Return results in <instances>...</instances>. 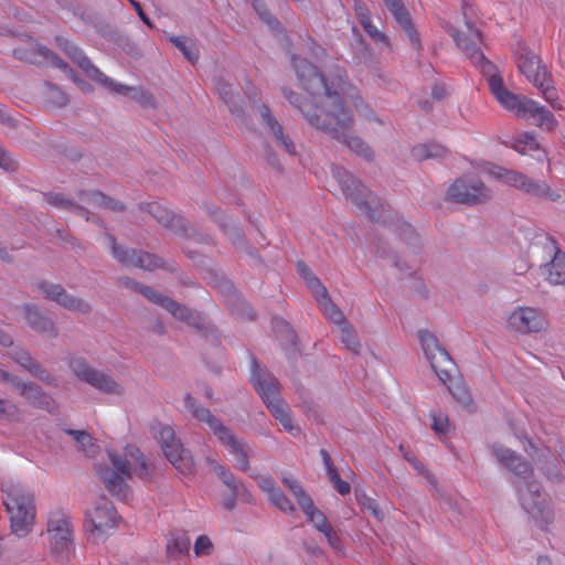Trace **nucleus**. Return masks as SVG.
Here are the masks:
<instances>
[{"label": "nucleus", "mask_w": 565, "mask_h": 565, "mask_svg": "<svg viewBox=\"0 0 565 565\" xmlns=\"http://www.w3.org/2000/svg\"><path fill=\"white\" fill-rule=\"evenodd\" d=\"M153 470L140 449L129 445L124 456L109 452V465H98L97 476L113 497L128 501L132 492L127 481L131 479L132 472L138 478L147 480L151 478Z\"/></svg>", "instance_id": "f257e3e1"}, {"label": "nucleus", "mask_w": 565, "mask_h": 565, "mask_svg": "<svg viewBox=\"0 0 565 565\" xmlns=\"http://www.w3.org/2000/svg\"><path fill=\"white\" fill-rule=\"evenodd\" d=\"M307 121L333 139L342 141L349 149L366 160L373 159L372 149L359 137L350 135L354 119L342 99L333 103L323 115L306 113Z\"/></svg>", "instance_id": "f03ea898"}, {"label": "nucleus", "mask_w": 565, "mask_h": 565, "mask_svg": "<svg viewBox=\"0 0 565 565\" xmlns=\"http://www.w3.org/2000/svg\"><path fill=\"white\" fill-rule=\"evenodd\" d=\"M292 67L297 74L300 85L313 97L324 96L327 98L328 108L333 103L341 100L340 93L344 90L348 84L347 73L339 66L332 67L330 71L331 79L324 77L316 65L308 60L292 56Z\"/></svg>", "instance_id": "7ed1b4c3"}, {"label": "nucleus", "mask_w": 565, "mask_h": 565, "mask_svg": "<svg viewBox=\"0 0 565 565\" xmlns=\"http://www.w3.org/2000/svg\"><path fill=\"white\" fill-rule=\"evenodd\" d=\"M514 54L519 71L542 93L544 99L554 109H561L562 106L557 103L558 93L554 86L552 74L543 64L541 57L523 44H519Z\"/></svg>", "instance_id": "20e7f679"}, {"label": "nucleus", "mask_w": 565, "mask_h": 565, "mask_svg": "<svg viewBox=\"0 0 565 565\" xmlns=\"http://www.w3.org/2000/svg\"><path fill=\"white\" fill-rule=\"evenodd\" d=\"M332 173L344 196L351 200L372 222H379L380 215L376 212L379 198L345 169L333 167Z\"/></svg>", "instance_id": "39448f33"}, {"label": "nucleus", "mask_w": 565, "mask_h": 565, "mask_svg": "<svg viewBox=\"0 0 565 565\" xmlns=\"http://www.w3.org/2000/svg\"><path fill=\"white\" fill-rule=\"evenodd\" d=\"M106 237L110 245L111 255L122 266L141 268L149 271L157 268H161L170 273H175L178 270L175 262H167L160 256L142 249L118 245L115 236L111 234L107 233Z\"/></svg>", "instance_id": "423d86ee"}, {"label": "nucleus", "mask_w": 565, "mask_h": 565, "mask_svg": "<svg viewBox=\"0 0 565 565\" xmlns=\"http://www.w3.org/2000/svg\"><path fill=\"white\" fill-rule=\"evenodd\" d=\"M4 505L10 514L12 532L18 536L26 535L31 531L35 518L33 494L13 488L7 493Z\"/></svg>", "instance_id": "0eeeda50"}, {"label": "nucleus", "mask_w": 565, "mask_h": 565, "mask_svg": "<svg viewBox=\"0 0 565 565\" xmlns=\"http://www.w3.org/2000/svg\"><path fill=\"white\" fill-rule=\"evenodd\" d=\"M47 533L55 562L75 561L70 519L61 512L52 513L47 521Z\"/></svg>", "instance_id": "6e6552de"}, {"label": "nucleus", "mask_w": 565, "mask_h": 565, "mask_svg": "<svg viewBox=\"0 0 565 565\" xmlns=\"http://www.w3.org/2000/svg\"><path fill=\"white\" fill-rule=\"evenodd\" d=\"M418 338L424 353L437 376L444 384L451 382L457 367L449 353L439 344L436 335L428 330H419Z\"/></svg>", "instance_id": "1a4fd4ad"}, {"label": "nucleus", "mask_w": 565, "mask_h": 565, "mask_svg": "<svg viewBox=\"0 0 565 565\" xmlns=\"http://www.w3.org/2000/svg\"><path fill=\"white\" fill-rule=\"evenodd\" d=\"M466 26V32L451 29L449 33L461 52L481 70L482 74H490L495 70V66L480 49L482 43L481 32L473 26L472 22L467 21Z\"/></svg>", "instance_id": "9d476101"}, {"label": "nucleus", "mask_w": 565, "mask_h": 565, "mask_svg": "<svg viewBox=\"0 0 565 565\" xmlns=\"http://www.w3.org/2000/svg\"><path fill=\"white\" fill-rule=\"evenodd\" d=\"M156 437L159 440L166 458L182 475H191L194 471V461L190 451L183 448L172 427L168 425H158Z\"/></svg>", "instance_id": "9b49d317"}, {"label": "nucleus", "mask_w": 565, "mask_h": 565, "mask_svg": "<svg viewBox=\"0 0 565 565\" xmlns=\"http://www.w3.org/2000/svg\"><path fill=\"white\" fill-rule=\"evenodd\" d=\"M70 369L83 382L105 394H122V387L108 374L89 365L86 359L75 356L70 360Z\"/></svg>", "instance_id": "f8f14e48"}, {"label": "nucleus", "mask_w": 565, "mask_h": 565, "mask_svg": "<svg viewBox=\"0 0 565 565\" xmlns=\"http://www.w3.org/2000/svg\"><path fill=\"white\" fill-rule=\"evenodd\" d=\"M492 192L478 179H457L447 191V201L466 205H477L489 201Z\"/></svg>", "instance_id": "ddd939ff"}, {"label": "nucleus", "mask_w": 565, "mask_h": 565, "mask_svg": "<svg viewBox=\"0 0 565 565\" xmlns=\"http://www.w3.org/2000/svg\"><path fill=\"white\" fill-rule=\"evenodd\" d=\"M138 209L150 214L160 225L178 236L191 238L195 234L194 228L182 215L174 213L158 202H140Z\"/></svg>", "instance_id": "4468645a"}, {"label": "nucleus", "mask_w": 565, "mask_h": 565, "mask_svg": "<svg viewBox=\"0 0 565 565\" xmlns=\"http://www.w3.org/2000/svg\"><path fill=\"white\" fill-rule=\"evenodd\" d=\"M252 109L260 120V124L271 135L276 146L289 156H296V143L285 128L277 120L270 108L263 103H254Z\"/></svg>", "instance_id": "2eb2a0df"}, {"label": "nucleus", "mask_w": 565, "mask_h": 565, "mask_svg": "<svg viewBox=\"0 0 565 565\" xmlns=\"http://www.w3.org/2000/svg\"><path fill=\"white\" fill-rule=\"evenodd\" d=\"M184 406L191 412L194 418L205 423L209 428L214 433L217 439L227 446L230 450L238 444L241 440L231 431L228 427L222 424V422L215 417L210 409L199 406L196 401L186 393L184 396Z\"/></svg>", "instance_id": "dca6fc26"}, {"label": "nucleus", "mask_w": 565, "mask_h": 565, "mask_svg": "<svg viewBox=\"0 0 565 565\" xmlns=\"http://www.w3.org/2000/svg\"><path fill=\"white\" fill-rule=\"evenodd\" d=\"M120 516L114 504L106 497H100L93 508L86 513V530L92 534H104L108 529L116 526Z\"/></svg>", "instance_id": "f3484780"}, {"label": "nucleus", "mask_w": 565, "mask_h": 565, "mask_svg": "<svg viewBox=\"0 0 565 565\" xmlns=\"http://www.w3.org/2000/svg\"><path fill=\"white\" fill-rule=\"evenodd\" d=\"M171 313L175 319L181 322H184L189 327L196 329L200 332L206 334L212 331L213 326L207 321V318L204 313L191 309L169 296L164 295L160 303L158 305Z\"/></svg>", "instance_id": "a211bd4d"}, {"label": "nucleus", "mask_w": 565, "mask_h": 565, "mask_svg": "<svg viewBox=\"0 0 565 565\" xmlns=\"http://www.w3.org/2000/svg\"><path fill=\"white\" fill-rule=\"evenodd\" d=\"M492 174L508 185L514 186L533 196H546L550 186L544 181H536L514 170L497 167Z\"/></svg>", "instance_id": "6ab92c4d"}, {"label": "nucleus", "mask_w": 565, "mask_h": 565, "mask_svg": "<svg viewBox=\"0 0 565 565\" xmlns=\"http://www.w3.org/2000/svg\"><path fill=\"white\" fill-rule=\"evenodd\" d=\"M36 288L42 291L45 299L56 302L58 306L82 313H89L92 307L85 300L77 298L66 291L60 284H52L46 280L38 282Z\"/></svg>", "instance_id": "aec40b11"}, {"label": "nucleus", "mask_w": 565, "mask_h": 565, "mask_svg": "<svg viewBox=\"0 0 565 565\" xmlns=\"http://www.w3.org/2000/svg\"><path fill=\"white\" fill-rule=\"evenodd\" d=\"M508 324L516 332L537 333L547 327V320L541 310L532 307H521L510 315Z\"/></svg>", "instance_id": "412c9836"}, {"label": "nucleus", "mask_w": 565, "mask_h": 565, "mask_svg": "<svg viewBox=\"0 0 565 565\" xmlns=\"http://www.w3.org/2000/svg\"><path fill=\"white\" fill-rule=\"evenodd\" d=\"M491 451L497 460L520 480L533 477L534 469L531 462L520 454L502 445H493Z\"/></svg>", "instance_id": "4be33fe9"}, {"label": "nucleus", "mask_w": 565, "mask_h": 565, "mask_svg": "<svg viewBox=\"0 0 565 565\" xmlns=\"http://www.w3.org/2000/svg\"><path fill=\"white\" fill-rule=\"evenodd\" d=\"M484 75L488 76L490 90L497 100L508 110L514 111L516 116H524L525 102H529L530 98L515 95L508 90L503 84L502 77L495 74L494 71Z\"/></svg>", "instance_id": "5701e85b"}, {"label": "nucleus", "mask_w": 565, "mask_h": 565, "mask_svg": "<svg viewBox=\"0 0 565 565\" xmlns=\"http://www.w3.org/2000/svg\"><path fill=\"white\" fill-rule=\"evenodd\" d=\"M250 382L265 404L280 397L278 380L267 370L260 369L255 356H252Z\"/></svg>", "instance_id": "b1692460"}, {"label": "nucleus", "mask_w": 565, "mask_h": 565, "mask_svg": "<svg viewBox=\"0 0 565 565\" xmlns=\"http://www.w3.org/2000/svg\"><path fill=\"white\" fill-rule=\"evenodd\" d=\"M523 481L524 489L520 486L519 482H513L522 508L527 513H543L545 501L542 498L541 483L533 479V477L529 479H523Z\"/></svg>", "instance_id": "393cba45"}, {"label": "nucleus", "mask_w": 565, "mask_h": 565, "mask_svg": "<svg viewBox=\"0 0 565 565\" xmlns=\"http://www.w3.org/2000/svg\"><path fill=\"white\" fill-rule=\"evenodd\" d=\"M9 356L21 367L26 370L31 375L35 376L45 384H54L55 380L51 373L36 360L32 358L30 352L23 348H14L9 352Z\"/></svg>", "instance_id": "a878e982"}, {"label": "nucleus", "mask_w": 565, "mask_h": 565, "mask_svg": "<svg viewBox=\"0 0 565 565\" xmlns=\"http://www.w3.org/2000/svg\"><path fill=\"white\" fill-rule=\"evenodd\" d=\"M23 312L29 327L33 331L45 334L52 339L58 335V331L54 321L52 318L45 316L39 306L33 303H25L23 306Z\"/></svg>", "instance_id": "bb28decb"}, {"label": "nucleus", "mask_w": 565, "mask_h": 565, "mask_svg": "<svg viewBox=\"0 0 565 565\" xmlns=\"http://www.w3.org/2000/svg\"><path fill=\"white\" fill-rule=\"evenodd\" d=\"M20 391V395L32 406L45 409L50 413L55 411L54 399L47 395L38 384L32 382H21L18 379V384H14Z\"/></svg>", "instance_id": "cd10ccee"}, {"label": "nucleus", "mask_w": 565, "mask_h": 565, "mask_svg": "<svg viewBox=\"0 0 565 565\" xmlns=\"http://www.w3.org/2000/svg\"><path fill=\"white\" fill-rule=\"evenodd\" d=\"M55 43L74 63H76L90 78L93 76H100L102 71L96 67L90 60L85 55L82 49L70 42L67 39L57 35Z\"/></svg>", "instance_id": "c85d7f7f"}, {"label": "nucleus", "mask_w": 565, "mask_h": 565, "mask_svg": "<svg viewBox=\"0 0 565 565\" xmlns=\"http://www.w3.org/2000/svg\"><path fill=\"white\" fill-rule=\"evenodd\" d=\"M211 214L215 217V221L218 223L222 231L227 235V237L231 239L235 248L239 252H244L247 255H249L252 258H254L256 262L259 260V256L255 248L250 247L247 243V239L245 237V234L243 230L234 224V223H225V216L220 215L216 212H211Z\"/></svg>", "instance_id": "c756f323"}, {"label": "nucleus", "mask_w": 565, "mask_h": 565, "mask_svg": "<svg viewBox=\"0 0 565 565\" xmlns=\"http://www.w3.org/2000/svg\"><path fill=\"white\" fill-rule=\"evenodd\" d=\"M77 196L81 201L92 204L95 207L104 209L111 212H125L127 206L124 202L107 195L99 190H79Z\"/></svg>", "instance_id": "7c9ffc66"}, {"label": "nucleus", "mask_w": 565, "mask_h": 565, "mask_svg": "<svg viewBox=\"0 0 565 565\" xmlns=\"http://www.w3.org/2000/svg\"><path fill=\"white\" fill-rule=\"evenodd\" d=\"M524 107L523 117L532 118L537 127L545 130H553L556 127L557 121L553 114L537 102L529 99Z\"/></svg>", "instance_id": "2f4dec72"}, {"label": "nucleus", "mask_w": 565, "mask_h": 565, "mask_svg": "<svg viewBox=\"0 0 565 565\" xmlns=\"http://www.w3.org/2000/svg\"><path fill=\"white\" fill-rule=\"evenodd\" d=\"M190 539L185 532L171 533V541L167 544L168 558L171 562H185L190 558Z\"/></svg>", "instance_id": "473e14b6"}, {"label": "nucleus", "mask_w": 565, "mask_h": 565, "mask_svg": "<svg viewBox=\"0 0 565 565\" xmlns=\"http://www.w3.org/2000/svg\"><path fill=\"white\" fill-rule=\"evenodd\" d=\"M44 50H50L43 44L35 43L31 47H17L13 50V56L22 62L43 66L50 63L51 56L44 54Z\"/></svg>", "instance_id": "72a5a7b5"}, {"label": "nucleus", "mask_w": 565, "mask_h": 565, "mask_svg": "<svg viewBox=\"0 0 565 565\" xmlns=\"http://www.w3.org/2000/svg\"><path fill=\"white\" fill-rule=\"evenodd\" d=\"M553 259L544 265L546 279L552 285L565 287V254L556 246Z\"/></svg>", "instance_id": "f704fd0d"}, {"label": "nucleus", "mask_w": 565, "mask_h": 565, "mask_svg": "<svg viewBox=\"0 0 565 565\" xmlns=\"http://www.w3.org/2000/svg\"><path fill=\"white\" fill-rule=\"evenodd\" d=\"M224 291L227 292V305L231 307L233 311H235L239 317L254 320L256 315L253 312L252 308L248 303H246L243 299H241L237 291L233 288V286L228 281H223L220 285Z\"/></svg>", "instance_id": "c9c22d12"}, {"label": "nucleus", "mask_w": 565, "mask_h": 565, "mask_svg": "<svg viewBox=\"0 0 565 565\" xmlns=\"http://www.w3.org/2000/svg\"><path fill=\"white\" fill-rule=\"evenodd\" d=\"M214 86L222 98V100L228 106L231 113H239L241 106L238 103V94L233 89V86L222 77L214 78Z\"/></svg>", "instance_id": "e433bc0d"}, {"label": "nucleus", "mask_w": 565, "mask_h": 565, "mask_svg": "<svg viewBox=\"0 0 565 565\" xmlns=\"http://www.w3.org/2000/svg\"><path fill=\"white\" fill-rule=\"evenodd\" d=\"M118 282L127 289L137 291L147 298L150 302L159 305L164 294H161L150 286L142 285L130 277H119Z\"/></svg>", "instance_id": "4c0bfd02"}, {"label": "nucleus", "mask_w": 565, "mask_h": 565, "mask_svg": "<svg viewBox=\"0 0 565 565\" xmlns=\"http://www.w3.org/2000/svg\"><path fill=\"white\" fill-rule=\"evenodd\" d=\"M447 149L436 142H427L413 147L412 157L418 161L427 159L443 158L447 153Z\"/></svg>", "instance_id": "58836bf2"}, {"label": "nucleus", "mask_w": 565, "mask_h": 565, "mask_svg": "<svg viewBox=\"0 0 565 565\" xmlns=\"http://www.w3.org/2000/svg\"><path fill=\"white\" fill-rule=\"evenodd\" d=\"M252 7L262 22L265 23L271 32L280 33L284 31L282 24L271 14L264 0H252Z\"/></svg>", "instance_id": "ea45409f"}, {"label": "nucleus", "mask_w": 565, "mask_h": 565, "mask_svg": "<svg viewBox=\"0 0 565 565\" xmlns=\"http://www.w3.org/2000/svg\"><path fill=\"white\" fill-rule=\"evenodd\" d=\"M282 94L285 96V98L296 108H298L302 115L305 116V118L307 119V114L306 113H316V114H319V115H324L327 111H328V105L327 103L323 105L322 108L313 105V104H309V103H305V104H301L300 103V97L298 96V94H296L295 92H292L291 89L289 88H282Z\"/></svg>", "instance_id": "a19ab883"}, {"label": "nucleus", "mask_w": 565, "mask_h": 565, "mask_svg": "<svg viewBox=\"0 0 565 565\" xmlns=\"http://www.w3.org/2000/svg\"><path fill=\"white\" fill-rule=\"evenodd\" d=\"M170 41L181 51L183 56L191 64H195L198 62L200 52L194 41L182 36H172Z\"/></svg>", "instance_id": "79ce46f5"}, {"label": "nucleus", "mask_w": 565, "mask_h": 565, "mask_svg": "<svg viewBox=\"0 0 565 565\" xmlns=\"http://www.w3.org/2000/svg\"><path fill=\"white\" fill-rule=\"evenodd\" d=\"M274 330L279 334L285 345L297 349L298 338L292 327L284 319L275 318L273 321Z\"/></svg>", "instance_id": "37998d69"}, {"label": "nucleus", "mask_w": 565, "mask_h": 565, "mask_svg": "<svg viewBox=\"0 0 565 565\" xmlns=\"http://www.w3.org/2000/svg\"><path fill=\"white\" fill-rule=\"evenodd\" d=\"M300 508L307 515L308 520L312 522L315 527L321 533L331 526L327 516L315 507L312 499L309 500L308 504H302Z\"/></svg>", "instance_id": "c03bdc74"}, {"label": "nucleus", "mask_w": 565, "mask_h": 565, "mask_svg": "<svg viewBox=\"0 0 565 565\" xmlns=\"http://www.w3.org/2000/svg\"><path fill=\"white\" fill-rule=\"evenodd\" d=\"M213 471L230 490H235L236 493L246 492L244 483L237 481L235 476L226 467L215 463Z\"/></svg>", "instance_id": "a18cd8bd"}, {"label": "nucleus", "mask_w": 565, "mask_h": 565, "mask_svg": "<svg viewBox=\"0 0 565 565\" xmlns=\"http://www.w3.org/2000/svg\"><path fill=\"white\" fill-rule=\"evenodd\" d=\"M65 433L73 437L78 445V449L86 456L92 457L95 455V445L92 436L85 430L65 429Z\"/></svg>", "instance_id": "49530a36"}, {"label": "nucleus", "mask_w": 565, "mask_h": 565, "mask_svg": "<svg viewBox=\"0 0 565 565\" xmlns=\"http://www.w3.org/2000/svg\"><path fill=\"white\" fill-rule=\"evenodd\" d=\"M43 196L45 201L54 207L65 210L74 214L76 210H78L79 203L66 198L63 193L47 192L43 193Z\"/></svg>", "instance_id": "de8ad7c7"}, {"label": "nucleus", "mask_w": 565, "mask_h": 565, "mask_svg": "<svg viewBox=\"0 0 565 565\" xmlns=\"http://www.w3.org/2000/svg\"><path fill=\"white\" fill-rule=\"evenodd\" d=\"M318 305L320 309L323 311L324 316L334 323L343 324L345 323L344 316L342 311L332 302L329 295L323 298H318Z\"/></svg>", "instance_id": "09e8293b"}, {"label": "nucleus", "mask_w": 565, "mask_h": 565, "mask_svg": "<svg viewBox=\"0 0 565 565\" xmlns=\"http://www.w3.org/2000/svg\"><path fill=\"white\" fill-rule=\"evenodd\" d=\"M231 452L235 457L236 468L243 472H249V449L246 444L239 441L232 449Z\"/></svg>", "instance_id": "8fccbe9b"}, {"label": "nucleus", "mask_w": 565, "mask_h": 565, "mask_svg": "<svg viewBox=\"0 0 565 565\" xmlns=\"http://www.w3.org/2000/svg\"><path fill=\"white\" fill-rule=\"evenodd\" d=\"M92 79L105 86L110 93L117 95L130 96L134 86H127L120 83L114 82L110 77L106 76L103 72L100 76H93Z\"/></svg>", "instance_id": "3c124183"}, {"label": "nucleus", "mask_w": 565, "mask_h": 565, "mask_svg": "<svg viewBox=\"0 0 565 565\" xmlns=\"http://www.w3.org/2000/svg\"><path fill=\"white\" fill-rule=\"evenodd\" d=\"M340 340L350 351L359 354L361 349L360 341L348 322L341 324Z\"/></svg>", "instance_id": "603ef678"}, {"label": "nucleus", "mask_w": 565, "mask_h": 565, "mask_svg": "<svg viewBox=\"0 0 565 565\" xmlns=\"http://www.w3.org/2000/svg\"><path fill=\"white\" fill-rule=\"evenodd\" d=\"M282 484L292 493L296 498L299 507L302 504H308L311 499L310 495L305 491L300 482L292 478L285 477L282 479Z\"/></svg>", "instance_id": "864d4df0"}, {"label": "nucleus", "mask_w": 565, "mask_h": 565, "mask_svg": "<svg viewBox=\"0 0 565 565\" xmlns=\"http://www.w3.org/2000/svg\"><path fill=\"white\" fill-rule=\"evenodd\" d=\"M45 96L47 100L58 107H63L68 103L66 94L51 82H45Z\"/></svg>", "instance_id": "5fc2aeb1"}, {"label": "nucleus", "mask_w": 565, "mask_h": 565, "mask_svg": "<svg viewBox=\"0 0 565 565\" xmlns=\"http://www.w3.org/2000/svg\"><path fill=\"white\" fill-rule=\"evenodd\" d=\"M399 236L417 254L420 249V237L409 224H403L399 227Z\"/></svg>", "instance_id": "6e6d98bb"}, {"label": "nucleus", "mask_w": 565, "mask_h": 565, "mask_svg": "<svg viewBox=\"0 0 565 565\" xmlns=\"http://www.w3.org/2000/svg\"><path fill=\"white\" fill-rule=\"evenodd\" d=\"M399 236L417 254L420 249V237L409 224H403L399 227Z\"/></svg>", "instance_id": "4d7b16f0"}, {"label": "nucleus", "mask_w": 565, "mask_h": 565, "mask_svg": "<svg viewBox=\"0 0 565 565\" xmlns=\"http://www.w3.org/2000/svg\"><path fill=\"white\" fill-rule=\"evenodd\" d=\"M354 52L353 62L355 64H369L372 62L373 54L371 49L362 41L358 39L356 43L352 45Z\"/></svg>", "instance_id": "13d9d810"}, {"label": "nucleus", "mask_w": 565, "mask_h": 565, "mask_svg": "<svg viewBox=\"0 0 565 565\" xmlns=\"http://www.w3.org/2000/svg\"><path fill=\"white\" fill-rule=\"evenodd\" d=\"M0 420L19 422L20 409L9 399L0 397Z\"/></svg>", "instance_id": "bf43d9fd"}, {"label": "nucleus", "mask_w": 565, "mask_h": 565, "mask_svg": "<svg viewBox=\"0 0 565 565\" xmlns=\"http://www.w3.org/2000/svg\"><path fill=\"white\" fill-rule=\"evenodd\" d=\"M268 498L273 504H275L282 512H292L295 510L291 501L284 494L281 489L277 487L271 489Z\"/></svg>", "instance_id": "052dcab7"}, {"label": "nucleus", "mask_w": 565, "mask_h": 565, "mask_svg": "<svg viewBox=\"0 0 565 565\" xmlns=\"http://www.w3.org/2000/svg\"><path fill=\"white\" fill-rule=\"evenodd\" d=\"M513 148L524 154L527 151H534L540 148L539 142L536 141L534 135L525 132L519 139L515 140Z\"/></svg>", "instance_id": "680f3d73"}, {"label": "nucleus", "mask_w": 565, "mask_h": 565, "mask_svg": "<svg viewBox=\"0 0 565 565\" xmlns=\"http://www.w3.org/2000/svg\"><path fill=\"white\" fill-rule=\"evenodd\" d=\"M129 98L137 102L142 107H146V108H154L156 107L154 96L150 92L143 89L142 87H134Z\"/></svg>", "instance_id": "e2e57ef3"}, {"label": "nucleus", "mask_w": 565, "mask_h": 565, "mask_svg": "<svg viewBox=\"0 0 565 565\" xmlns=\"http://www.w3.org/2000/svg\"><path fill=\"white\" fill-rule=\"evenodd\" d=\"M449 392L451 393V395L457 399V402H459L460 404L462 405H468L471 401V397H470V394L467 390V387L459 383V382H456V383H452L451 382H448V384H446Z\"/></svg>", "instance_id": "0e129e2a"}, {"label": "nucleus", "mask_w": 565, "mask_h": 565, "mask_svg": "<svg viewBox=\"0 0 565 565\" xmlns=\"http://www.w3.org/2000/svg\"><path fill=\"white\" fill-rule=\"evenodd\" d=\"M356 500L363 511H369L375 519L382 520L383 512L380 510L376 501L365 494L356 495Z\"/></svg>", "instance_id": "69168bd1"}, {"label": "nucleus", "mask_w": 565, "mask_h": 565, "mask_svg": "<svg viewBox=\"0 0 565 565\" xmlns=\"http://www.w3.org/2000/svg\"><path fill=\"white\" fill-rule=\"evenodd\" d=\"M44 54L51 56L50 63L53 66L63 71L74 82H77V76L74 70L66 62H64L57 54H55L52 50H44Z\"/></svg>", "instance_id": "338daca9"}, {"label": "nucleus", "mask_w": 565, "mask_h": 565, "mask_svg": "<svg viewBox=\"0 0 565 565\" xmlns=\"http://www.w3.org/2000/svg\"><path fill=\"white\" fill-rule=\"evenodd\" d=\"M214 545L207 535H200L194 543V554L196 556L211 555Z\"/></svg>", "instance_id": "774afa93"}]
</instances>
